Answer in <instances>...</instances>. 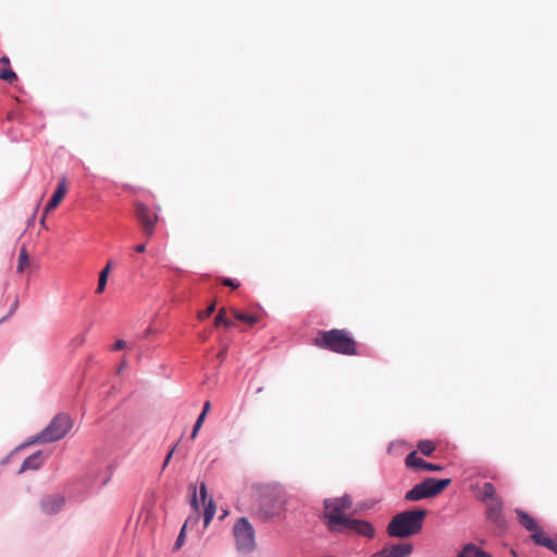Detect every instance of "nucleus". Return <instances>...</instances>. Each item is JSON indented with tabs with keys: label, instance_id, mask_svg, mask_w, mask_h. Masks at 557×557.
Returning a JSON list of instances; mask_svg holds the SVG:
<instances>
[{
	"label": "nucleus",
	"instance_id": "1",
	"mask_svg": "<svg viewBox=\"0 0 557 557\" xmlns=\"http://www.w3.org/2000/svg\"><path fill=\"white\" fill-rule=\"evenodd\" d=\"M313 345L339 355H357V342L346 330L333 329L330 331H319L313 339Z\"/></svg>",
	"mask_w": 557,
	"mask_h": 557
},
{
	"label": "nucleus",
	"instance_id": "2",
	"mask_svg": "<svg viewBox=\"0 0 557 557\" xmlns=\"http://www.w3.org/2000/svg\"><path fill=\"white\" fill-rule=\"evenodd\" d=\"M425 509L406 510L397 513L388 522L386 532L392 537L405 539L418 534L422 530Z\"/></svg>",
	"mask_w": 557,
	"mask_h": 557
},
{
	"label": "nucleus",
	"instance_id": "3",
	"mask_svg": "<svg viewBox=\"0 0 557 557\" xmlns=\"http://www.w3.org/2000/svg\"><path fill=\"white\" fill-rule=\"evenodd\" d=\"M73 428V420L66 413L57 414L50 423L37 435L32 437L27 444H47L55 441H60L66 436V434Z\"/></svg>",
	"mask_w": 557,
	"mask_h": 557
},
{
	"label": "nucleus",
	"instance_id": "4",
	"mask_svg": "<svg viewBox=\"0 0 557 557\" xmlns=\"http://www.w3.org/2000/svg\"><path fill=\"white\" fill-rule=\"evenodd\" d=\"M284 506L282 492L273 486H262L258 490V508L256 512L263 519L277 516Z\"/></svg>",
	"mask_w": 557,
	"mask_h": 557
},
{
	"label": "nucleus",
	"instance_id": "5",
	"mask_svg": "<svg viewBox=\"0 0 557 557\" xmlns=\"http://www.w3.org/2000/svg\"><path fill=\"white\" fill-rule=\"evenodd\" d=\"M352 500L348 495L324 500V517L327 519V527L331 531H342L350 518L344 515L350 509Z\"/></svg>",
	"mask_w": 557,
	"mask_h": 557
},
{
	"label": "nucleus",
	"instance_id": "6",
	"mask_svg": "<svg viewBox=\"0 0 557 557\" xmlns=\"http://www.w3.org/2000/svg\"><path fill=\"white\" fill-rule=\"evenodd\" d=\"M450 483V479L437 480L434 478H428L408 491L405 495V499L409 502H417L424 498L435 497L448 487Z\"/></svg>",
	"mask_w": 557,
	"mask_h": 557
},
{
	"label": "nucleus",
	"instance_id": "7",
	"mask_svg": "<svg viewBox=\"0 0 557 557\" xmlns=\"http://www.w3.org/2000/svg\"><path fill=\"white\" fill-rule=\"evenodd\" d=\"M236 548L242 553H250L256 547V532L247 518H239L233 527Z\"/></svg>",
	"mask_w": 557,
	"mask_h": 557
},
{
	"label": "nucleus",
	"instance_id": "8",
	"mask_svg": "<svg viewBox=\"0 0 557 557\" xmlns=\"http://www.w3.org/2000/svg\"><path fill=\"white\" fill-rule=\"evenodd\" d=\"M135 216L140 224L144 234L148 239L151 238L159 221L158 213L152 211L145 203L137 201L135 202Z\"/></svg>",
	"mask_w": 557,
	"mask_h": 557
},
{
	"label": "nucleus",
	"instance_id": "9",
	"mask_svg": "<svg viewBox=\"0 0 557 557\" xmlns=\"http://www.w3.org/2000/svg\"><path fill=\"white\" fill-rule=\"evenodd\" d=\"M486 516L490 521L495 523L498 528H503L505 524V519L503 515L504 503L500 497L493 498V500L485 503Z\"/></svg>",
	"mask_w": 557,
	"mask_h": 557
},
{
	"label": "nucleus",
	"instance_id": "10",
	"mask_svg": "<svg viewBox=\"0 0 557 557\" xmlns=\"http://www.w3.org/2000/svg\"><path fill=\"white\" fill-rule=\"evenodd\" d=\"M405 465L407 468L412 470H428V471H442L443 466L435 465L431 462H426L422 458L418 457L417 451H411L407 455L405 459Z\"/></svg>",
	"mask_w": 557,
	"mask_h": 557
},
{
	"label": "nucleus",
	"instance_id": "11",
	"mask_svg": "<svg viewBox=\"0 0 557 557\" xmlns=\"http://www.w3.org/2000/svg\"><path fill=\"white\" fill-rule=\"evenodd\" d=\"M412 553V545L409 543H398L384 547L373 555V557H408Z\"/></svg>",
	"mask_w": 557,
	"mask_h": 557
},
{
	"label": "nucleus",
	"instance_id": "12",
	"mask_svg": "<svg viewBox=\"0 0 557 557\" xmlns=\"http://www.w3.org/2000/svg\"><path fill=\"white\" fill-rule=\"evenodd\" d=\"M520 524L531 533V539L534 541V536L537 534H544L545 531L539 525L536 520L522 509L515 510Z\"/></svg>",
	"mask_w": 557,
	"mask_h": 557
},
{
	"label": "nucleus",
	"instance_id": "13",
	"mask_svg": "<svg viewBox=\"0 0 557 557\" xmlns=\"http://www.w3.org/2000/svg\"><path fill=\"white\" fill-rule=\"evenodd\" d=\"M342 531H352L368 537H372L374 534V529L368 521L357 519H349L348 522L342 527Z\"/></svg>",
	"mask_w": 557,
	"mask_h": 557
},
{
	"label": "nucleus",
	"instance_id": "14",
	"mask_svg": "<svg viewBox=\"0 0 557 557\" xmlns=\"http://www.w3.org/2000/svg\"><path fill=\"white\" fill-rule=\"evenodd\" d=\"M67 193V181L65 176H62L59 178L57 189L54 190L51 199L46 206V213H49L50 211H53L58 208V206L63 200L64 196Z\"/></svg>",
	"mask_w": 557,
	"mask_h": 557
},
{
	"label": "nucleus",
	"instance_id": "15",
	"mask_svg": "<svg viewBox=\"0 0 557 557\" xmlns=\"http://www.w3.org/2000/svg\"><path fill=\"white\" fill-rule=\"evenodd\" d=\"M64 504L63 497L59 495L47 496L41 502V508L46 513L53 515L61 510Z\"/></svg>",
	"mask_w": 557,
	"mask_h": 557
},
{
	"label": "nucleus",
	"instance_id": "16",
	"mask_svg": "<svg viewBox=\"0 0 557 557\" xmlns=\"http://www.w3.org/2000/svg\"><path fill=\"white\" fill-rule=\"evenodd\" d=\"M534 543L543 546L557 555V535L550 536L546 532L534 536Z\"/></svg>",
	"mask_w": 557,
	"mask_h": 557
},
{
	"label": "nucleus",
	"instance_id": "17",
	"mask_svg": "<svg viewBox=\"0 0 557 557\" xmlns=\"http://www.w3.org/2000/svg\"><path fill=\"white\" fill-rule=\"evenodd\" d=\"M479 491L476 498L484 504L499 497L496 495L495 486L490 482H485Z\"/></svg>",
	"mask_w": 557,
	"mask_h": 557
},
{
	"label": "nucleus",
	"instance_id": "18",
	"mask_svg": "<svg viewBox=\"0 0 557 557\" xmlns=\"http://www.w3.org/2000/svg\"><path fill=\"white\" fill-rule=\"evenodd\" d=\"M41 451H36L33 455L28 456L22 463L20 473L26 470H37L41 465Z\"/></svg>",
	"mask_w": 557,
	"mask_h": 557
},
{
	"label": "nucleus",
	"instance_id": "19",
	"mask_svg": "<svg viewBox=\"0 0 557 557\" xmlns=\"http://www.w3.org/2000/svg\"><path fill=\"white\" fill-rule=\"evenodd\" d=\"M457 557H492L474 544L466 545Z\"/></svg>",
	"mask_w": 557,
	"mask_h": 557
},
{
	"label": "nucleus",
	"instance_id": "20",
	"mask_svg": "<svg viewBox=\"0 0 557 557\" xmlns=\"http://www.w3.org/2000/svg\"><path fill=\"white\" fill-rule=\"evenodd\" d=\"M191 506L194 507L195 509V512L193 515H190L186 521L184 522V527L185 528H188V527H195L198 522H199V519H200V513H199V506H198V503H197V498H196V490L194 488V494H193V499H191Z\"/></svg>",
	"mask_w": 557,
	"mask_h": 557
},
{
	"label": "nucleus",
	"instance_id": "21",
	"mask_svg": "<svg viewBox=\"0 0 557 557\" xmlns=\"http://www.w3.org/2000/svg\"><path fill=\"white\" fill-rule=\"evenodd\" d=\"M231 312L236 320L247 323L249 325H253L259 321V318L255 314L242 313L236 309H232Z\"/></svg>",
	"mask_w": 557,
	"mask_h": 557
},
{
	"label": "nucleus",
	"instance_id": "22",
	"mask_svg": "<svg viewBox=\"0 0 557 557\" xmlns=\"http://www.w3.org/2000/svg\"><path fill=\"white\" fill-rule=\"evenodd\" d=\"M418 449L423 456H431L436 449V444L430 440H423L418 443Z\"/></svg>",
	"mask_w": 557,
	"mask_h": 557
},
{
	"label": "nucleus",
	"instance_id": "23",
	"mask_svg": "<svg viewBox=\"0 0 557 557\" xmlns=\"http://www.w3.org/2000/svg\"><path fill=\"white\" fill-rule=\"evenodd\" d=\"M29 267V255L25 247L21 248L18 261H17V272L22 273L25 269Z\"/></svg>",
	"mask_w": 557,
	"mask_h": 557
},
{
	"label": "nucleus",
	"instance_id": "24",
	"mask_svg": "<svg viewBox=\"0 0 557 557\" xmlns=\"http://www.w3.org/2000/svg\"><path fill=\"white\" fill-rule=\"evenodd\" d=\"M214 513H215V506H214L212 499H210L209 503L206 505L205 512H203L205 528H207L209 525Z\"/></svg>",
	"mask_w": 557,
	"mask_h": 557
},
{
	"label": "nucleus",
	"instance_id": "25",
	"mask_svg": "<svg viewBox=\"0 0 557 557\" xmlns=\"http://www.w3.org/2000/svg\"><path fill=\"white\" fill-rule=\"evenodd\" d=\"M0 79L12 84L17 81V75L11 69L4 67L0 71Z\"/></svg>",
	"mask_w": 557,
	"mask_h": 557
},
{
	"label": "nucleus",
	"instance_id": "26",
	"mask_svg": "<svg viewBox=\"0 0 557 557\" xmlns=\"http://www.w3.org/2000/svg\"><path fill=\"white\" fill-rule=\"evenodd\" d=\"M108 270H101V272L99 273L98 286L96 288L97 294H101L104 290L108 282Z\"/></svg>",
	"mask_w": 557,
	"mask_h": 557
},
{
	"label": "nucleus",
	"instance_id": "27",
	"mask_svg": "<svg viewBox=\"0 0 557 557\" xmlns=\"http://www.w3.org/2000/svg\"><path fill=\"white\" fill-rule=\"evenodd\" d=\"M186 530L187 528H185L184 525L182 527L181 529V532L176 539V542L174 544V550H178L183 545H184V542H185V536H186Z\"/></svg>",
	"mask_w": 557,
	"mask_h": 557
},
{
	"label": "nucleus",
	"instance_id": "28",
	"mask_svg": "<svg viewBox=\"0 0 557 557\" xmlns=\"http://www.w3.org/2000/svg\"><path fill=\"white\" fill-rule=\"evenodd\" d=\"M215 310V304H211L206 310L203 311H200L198 313V319L199 320H205L207 318H209Z\"/></svg>",
	"mask_w": 557,
	"mask_h": 557
},
{
	"label": "nucleus",
	"instance_id": "29",
	"mask_svg": "<svg viewBox=\"0 0 557 557\" xmlns=\"http://www.w3.org/2000/svg\"><path fill=\"white\" fill-rule=\"evenodd\" d=\"M225 313H226V310L225 308H221L214 319V324L218 326L220 324H222L223 320H225Z\"/></svg>",
	"mask_w": 557,
	"mask_h": 557
},
{
	"label": "nucleus",
	"instance_id": "30",
	"mask_svg": "<svg viewBox=\"0 0 557 557\" xmlns=\"http://www.w3.org/2000/svg\"><path fill=\"white\" fill-rule=\"evenodd\" d=\"M222 284L224 286H228V287H232L233 289H236L239 287V283L238 282H235L234 280L232 278H228V277H225L222 280Z\"/></svg>",
	"mask_w": 557,
	"mask_h": 557
},
{
	"label": "nucleus",
	"instance_id": "31",
	"mask_svg": "<svg viewBox=\"0 0 557 557\" xmlns=\"http://www.w3.org/2000/svg\"><path fill=\"white\" fill-rule=\"evenodd\" d=\"M85 341H86V334L82 333L73 338V344L76 346H81L85 343Z\"/></svg>",
	"mask_w": 557,
	"mask_h": 557
},
{
	"label": "nucleus",
	"instance_id": "32",
	"mask_svg": "<svg viewBox=\"0 0 557 557\" xmlns=\"http://www.w3.org/2000/svg\"><path fill=\"white\" fill-rule=\"evenodd\" d=\"M125 346H126V343L123 339H119L113 345V350H121V349L125 348Z\"/></svg>",
	"mask_w": 557,
	"mask_h": 557
},
{
	"label": "nucleus",
	"instance_id": "33",
	"mask_svg": "<svg viewBox=\"0 0 557 557\" xmlns=\"http://www.w3.org/2000/svg\"><path fill=\"white\" fill-rule=\"evenodd\" d=\"M199 493H200V497H201L202 502H205L206 497H207V486L205 483L200 484Z\"/></svg>",
	"mask_w": 557,
	"mask_h": 557
},
{
	"label": "nucleus",
	"instance_id": "34",
	"mask_svg": "<svg viewBox=\"0 0 557 557\" xmlns=\"http://www.w3.org/2000/svg\"><path fill=\"white\" fill-rule=\"evenodd\" d=\"M200 428H201V426H199V425H197V424H195V425H194L193 432H191V434H190V440H193V441H194V440L197 437V434H198V432H199Z\"/></svg>",
	"mask_w": 557,
	"mask_h": 557
},
{
	"label": "nucleus",
	"instance_id": "35",
	"mask_svg": "<svg viewBox=\"0 0 557 557\" xmlns=\"http://www.w3.org/2000/svg\"><path fill=\"white\" fill-rule=\"evenodd\" d=\"M210 408H211V404H210V401H206V403L203 404V408H202L201 413L207 416V414H208V412H209V410H210Z\"/></svg>",
	"mask_w": 557,
	"mask_h": 557
},
{
	"label": "nucleus",
	"instance_id": "36",
	"mask_svg": "<svg viewBox=\"0 0 557 557\" xmlns=\"http://www.w3.org/2000/svg\"><path fill=\"white\" fill-rule=\"evenodd\" d=\"M173 453H174V448H172V449L169 451V454L166 455L165 460H164V462H163V468H165V467L168 466V463H169V461H170V459H171V457H172Z\"/></svg>",
	"mask_w": 557,
	"mask_h": 557
},
{
	"label": "nucleus",
	"instance_id": "37",
	"mask_svg": "<svg viewBox=\"0 0 557 557\" xmlns=\"http://www.w3.org/2000/svg\"><path fill=\"white\" fill-rule=\"evenodd\" d=\"M173 453H174V448H172V449L169 451V454L166 455L165 460H164V462H163V468H165V467L168 466V463H169V461H170V459H171V457H172Z\"/></svg>",
	"mask_w": 557,
	"mask_h": 557
},
{
	"label": "nucleus",
	"instance_id": "38",
	"mask_svg": "<svg viewBox=\"0 0 557 557\" xmlns=\"http://www.w3.org/2000/svg\"><path fill=\"white\" fill-rule=\"evenodd\" d=\"M206 417H207L206 414L200 413V414H199V417H198V419L196 420V423H195V424H197V425L201 426V425H202V423H203V421H205V419H206Z\"/></svg>",
	"mask_w": 557,
	"mask_h": 557
},
{
	"label": "nucleus",
	"instance_id": "39",
	"mask_svg": "<svg viewBox=\"0 0 557 557\" xmlns=\"http://www.w3.org/2000/svg\"><path fill=\"white\" fill-rule=\"evenodd\" d=\"M145 250H146V245H145V244H140V245H137V246L135 247V251H136V252H140V253H141V252H144Z\"/></svg>",
	"mask_w": 557,
	"mask_h": 557
},
{
	"label": "nucleus",
	"instance_id": "40",
	"mask_svg": "<svg viewBox=\"0 0 557 557\" xmlns=\"http://www.w3.org/2000/svg\"><path fill=\"white\" fill-rule=\"evenodd\" d=\"M0 63H2L3 65L9 66V65H10V60H9V58H8V57H2V58L0 59Z\"/></svg>",
	"mask_w": 557,
	"mask_h": 557
},
{
	"label": "nucleus",
	"instance_id": "41",
	"mask_svg": "<svg viewBox=\"0 0 557 557\" xmlns=\"http://www.w3.org/2000/svg\"><path fill=\"white\" fill-rule=\"evenodd\" d=\"M222 324L226 327H231L234 325L233 322L228 319L223 320Z\"/></svg>",
	"mask_w": 557,
	"mask_h": 557
},
{
	"label": "nucleus",
	"instance_id": "42",
	"mask_svg": "<svg viewBox=\"0 0 557 557\" xmlns=\"http://www.w3.org/2000/svg\"><path fill=\"white\" fill-rule=\"evenodd\" d=\"M111 268H112V262L111 261H108L106 267L102 269V270H108V274L110 273L111 271Z\"/></svg>",
	"mask_w": 557,
	"mask_h": 557
},
{
	"label": "nucleus",
	"instance_id": "43",
	"mask_svg": "<svg viewBox=\"0 0 557 557\" xmlns=\"http://www.w3.org/2000/svg\"><path fill=\"white\" fill-rule=\"evenodd\" d=\"M226 356V351L225 350H221L219 354H218V358H220L221 360H223Z\"/></svg>",
	"mask_w": 557,
	"mask_h": 557
},
{
	"label": "nucleus",
	"instance_id": "44",
	"mask_svg": "<svg viewBox=\"0 0 557 557\" xmlns=\"http://www.w3.org/2000/svg\"><path fill=\"white\" fill-rule=\"evenodd\" d=\"M47 214H48V213H46V212L44 213V215H42V218H41V221H40V223H41V224H45L46 215H47Z\"/></svg>",
	"mask_w": 557,
	"mask_h": 557
},
{
	"label": "nucleus",
	"instance_id": "45",
	"mask_svg": "<svg viewBox=\"0 0 557 557\" xmlns=\"http://www.w3.org/2000/svg\"><path fill=\"white\" fill-rule=\"evenodd\" d=\"M124 367H125V362H123V363L121 364L120 370H121L122 368H124Z\"/></svg>",
	"mask_w": 557,
	"mask_h": 557
}]
</instances>
